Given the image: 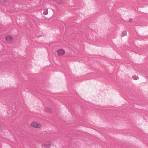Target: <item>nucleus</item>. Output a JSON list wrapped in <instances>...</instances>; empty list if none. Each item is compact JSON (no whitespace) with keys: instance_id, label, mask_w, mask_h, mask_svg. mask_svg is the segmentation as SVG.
Instances as JSON below:
<instances>
[{"instance_id":"nucleus-1","label":"nucleus","mask_w":148,"mask_h":148,"mask_svg":"<svg viewBox=\"0 0 148 148\" xmlns=\"http://www.w3.org/2000/svg\"><path fill=\"white\" fill-rule=\"evenodd\" d=\"M30 125L31 127L36 129L40 128L42 126L40 123L35 121L31 122L30 124Z\"/></svg>"},{"instance_id":"nucleus-2","label":"nucleus","mask_w":148,"mask_h":148,"mask_svg":"<svg viewBox=\"0 0 148 148\" xmlns=\"http://www.w3.org/2000/svg\"><path fill=\"white\" fill-rule=\"evenodd\" d=\"M52 144L51 142H48L42 145L43 147L45 148H49L51 146Z\"/></svg>"},{"instance_id":"nucleus-3","label":"nucleus","mask_w":148,"mask_h":148,"mask_svg":"<svg viewBox=\"0 0 148 148\" xmlns=\"http://www.w3.org/2000/svg\"><path fill=\"white\" fill-rule=\"evenodd\" d=\"M58 55L59 56H62L65 53V51L62 49H60L57 50V51Z\"/></svg>"},{"instance_id":"nucleus-4","label":"nucleus","mask_w":148,"mask_h":148,"mask_svg":"<svg viewBox=\"0 0 148 148\" xmlns=\"http://www.w3.org/2000/svg\"><path fill=\"white\" fill-rule=\"evenodd\" d=\"M5 39L6 41L8 42H11L13 40V37L10 35H7L6 36Z\"/></svg>"},{"instance_id":"nucleus-5","label":"nucleus","mask_w":148,"mask_h":148,"mask_svg":"<svg viewBox=\"0 0 148 148\" xmlns=\"http://www.w3.org/2000/svg\"><path fill=\"white\" fill-rule=\"evenodd\" d=\"M127 33L126 31H123L121 34V36L122 37H124L127 35Z\"/></svg>"},{"instance_id":"nucleus-6","label":"nucleus","mask_w":148,"mask_h":148,"mask_svg":"<svg viewBox=\"0 0 148 148\" xmlns=\"http://www.w3.org/2000/svg\"><path fill=\"white\" fill-rule=\"evenodd\" d=\"M43 13V14L45 15L48 14V9L47 8H45L44 9Z\"/></svg>"},{"instance_id":"nucleus-7","label":"nucleus","mask_w":148,"mask_h":148,"mask_svg":"<svg viewBox=\"0 0 148 148\" xmlns=\"http://www.w3.org/2000/svg\"><path fill=\"white\" fill-rule=\"evenodd\" d=\"M132 78L134 80H137L138 79V77L137 75H135L132 77Z\"/></svg>"},{"instance_id":"nucleus-8","label":"nucleus","mask_w":148,"mask_h":148,"mask_svg":"<svg viewBox=\"0 0 148 148\" xmlns=\"http://www.w3.org/2000/svg\"><path fill=\"white\" fill-rule=\"evenodd\" d=\"M45 110L46 111H51V109L49 108H46Z\"/></svg>"},{"instance_id":"nucleus-9","label":"nucleus","mask_w":148,"mask_h":148,"mask_svg":"<svg viewBox=\"0 0 148 148\" xmlns=\"http://www.w3.org/2000/svg\"><path fill=\"white\" fill-rule=\"evenodd\" d=\"M132 21V19H130L129 20V21L131 22Z\"/></svg>"},{"instance_id":"nucleus-10","label":"nucleus","mask_w":148,"mask_h":148,"mask_svg":"<svg viewBox=\"0 0 148 148\" xmlns=\"http://www.w3.org/2000/svg\"><path fill=\"white\" fill-rule=\"evenodd\" d=\"M52 0L53 1H57L58 0Z\"/></svg>"}]
</instances>
